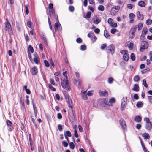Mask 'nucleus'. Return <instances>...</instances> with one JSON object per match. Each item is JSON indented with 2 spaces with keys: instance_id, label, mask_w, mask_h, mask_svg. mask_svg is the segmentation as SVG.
Wrapping results in <instances>:
<instances>
[{
  "instance_id": "obj_1",
  "label": "nucleus",
  "mask_w": 152,
  "mask_h": 152,
  "mask_svg": "<svg viewBox=\"0 0 152 152\" xmlns=\"http://www.w3.org/2000/svg\"><path fill=\"white\" fill-rule=\"evenodd\" d=\"M67 74V72L66 71L63 72V75L65 77V78L61 79V83L63 88L65 89L68 91H69L71 90V88L69 85V81Z\"/></svg>"
},
{
  "instance_id": "obj_2",
  "label": "nucleus",
  "mask_w": 152,
  "mask_h": 152,
  "mask_svg": "<svg viewBox=\"0 0 152 152\" xmlns=\"http://www.w3.org/2000/svg\"><path fill=\"white\" fill-rule=\"evenodd\" d=\"M4 30L7 32H8L10 35H13V32L12 28L11 27L10 23L9 22L7 19L6 21L4 23Z\"/></svg>"
},
{
  "instance_id": "obj_3",
  "label": "nucleus",
  "mask_w": 152,
  "mask_h": 152,
  "mask_svg": "<svg viewBox=\"0 0 152 152\" xmlns=\"http://www.w3.org/2000/svg\"><path fill=\"white\" fill-rule=\"evenodd\" d=\"M63 94L64 96V98L66 100L67 103L68 104V105L72 104V100L70 98V96L68 94V93L66 91H64Z\"/></svg>"
},
{
  "instance_id": "obj_4",
  "label": "nucleus",
  "mask_w": 152,
  "mask_h": 152,
  "mask_svg": "<svg viewBox=\"0 0 152 152\" xmlns=\"http://www.w3.org/2000/svg\"><path fill=\"white\" fill-rule=\"evenodd\" d=\"M148 46V43L146 41H143L141 43L140 51L142 52L144 49H147Z\"/></svg>"
},
{
  "instance_id": "obj_5",
  "label": "nucleus",
  "mask_w": 152,
  "mask_h": 152,
  "mask_svg": "<svg viewBox=\"0 0 152 152\" xmlns=\"http://www.w3.org/2000/svg\"><path fill=\"white\" fill-rule=\"evenodd\" d=\"M99 102L101 105L103 106L104 107L105 106V105L106 104L110 106H112V104H110V103H109V102H108V100L106 98L101 99Z\"/></svg>"
},
{
  "instance_id": "obj_6",
  "label": "nucleus",
  "mask_w": 152,
  "mask_h": 152,
  "mask_svg": "<svg viewBox=\"0 0 152 152\" xmlns=\"http://www.w3.org/2000/svg\"><path fill=\"white\" fill-rule=\"evenodd\" d=\"M106 50L107 52H108L109 51H110L111 54H113L115 52V47L113 44L110 45L106 48Z\"/></svg>"
},
{
  "instance_id": "obj_7",
  "label": "nucleus",
  "mask_w": 152,
  "mask_h": 152,
  "mask_svg": "<svg viewBox=\"0 0 152 152\" xmlns=\"http://www.w3.org/2000/svg\"><path fill=\"white\" fill-rule=\"evenodd\" d=\"M119 122L122 128L124 130H126L127 126L125 120L123 118H121Z\"/></svg>"
},
{
  "instance_id": "obj_8",
  "label": "nucleus",
  "mask_w": 152,
  "mask_h": 152,
  "mask_svg": "<svg viewBox=\"0 0 152 152\" xmlns=\"http://www.w3.org/2000/svg\"><path fill=\"white\" fill-rule=\"evenodd\" d=\"M30 72L33 75H36L38 72L37 68L36 66L32 67L30 70Z\"/></svg>"
},
{
  "instance_id": "obj_9",
  "label": "nucleus",
  "mask_w": 152,
  "mask_h": 152,
  "mask_svg": "<svg viewBox=\"0 0 152 152\" xmlns=\"http://www.w3.org/2000/svg\"><path fill=\"white\" fill-rule=\"evenodd\" d=\"M6 123L10 131H12L14 129V127L13 126L12 123L10 120H7L6 121Z\"/></svg>"
},
{
  "instance_id": "obj_10",
  "label": "nucleus",
  "mask_w": 152,
  "mask_h": 152,
  "mask_svg": "<svg viewBox=\"0 0 152 152\" xmlns=\"http://www.w3.org/2000/svg\"><path fill=\"white\" fill-rule=\"evenodd\" d=\"M147 31V28H144L142 30V33L140 38L141 39L142 38H144L145 36Z\"/></svg>"
},
{
  "instance_id": "obj_11",
  "label": "nucleus",
  "mask_w": 152,
  "mask_h": 152,
  "mask_svg": "<svg viewBox=\"0 0 152 152\" xmlns=\"http://www.w3.org/2000/svg\"><path fill=\"white\" fill-rule=\"evenodd\" d=\"M68 106L71 108L70 110L71 111V113L73 117H75L76 116L75 111L73 109L72 104H71L69 105Z\"/></svg>"
},
{
  "instance_id": "obj_12",
  "label": "nucleus",
  "mask_w": 152,
  "mask_h": 152,
  "mask_svg": "<svg viewBox=\"0 0 152 152\" xmlns=\"http://www.w3.org/2000/svg\"><path fill=\"white\" fill-rule=\"evenodd\" d=\"M99 94L100 96H107L108 95V92L106 90L104 91L99 90Z\"/></svg>"
},
{
  "instance_id": "obj_13",
  "label": "nucleus",
  "mask_w": 152,
  "mask_h": 152,
  "mask_svg": "<svg viewBox=\"0 0 152 152\" xmlns=\"http://www.w3.org/2000/svg\"><path fill=\"white\" fill-rule=\"evenodd\" d=\"M34 58H33L34 61V62L36 64H38L39 60L38 58V55L36 53H35L34 54Z\"/></svg>"
},
{
  "instance_id": "obj_14",
  "label": "nucleus",
  "mask_w": 152,
  "mask_h": 152,
  "mask_svg": "<svg viewBox=\"0 0 152 152\" xmlns=\"http://www.w3.org/2000/svg\"><path fill=\"white\" fill-rule=\"evenodd\" d=\"M20 103L21 108L23 109H24L25 108V104L23 100L22 99V96L20 97Z\"/></svg>"
},
{
  "instance_id": "obj_15",
  "label": "nucleus",
  "mask_w": 152,
  "mask_h": 152,
  "mask_svg": "<svg viewBox=\"0 0 152 152\" xmlns=\"http://www.w3.org/2000/svg\"><path fill=\"white\" fill-rule=\"evenodd\" d=\"M137 15L138 19L140 20H142L144 19V15H141L140 12L139 11H138L137 12Z\"/></svg>"
},
{
  "instance_id": "obj_16",
  "label": "nucleus",
  "mask_w": 152,
  "mask_h": 152,
  "mask_svg": "<svg viewBox=\"0 0 152 152\" xmlns=\"http://www.w3.org/2000/svg\"><path fill=\"white\" fill-rule=\"evenodd\" d=\"M129 58V57L128 52L124 53L123 56V60L126 61H127L128 60Z\"/></svg>"
},
{
  "instance_id": "obj_17",
  "label": "nucleus",
  "mask_w": 152,
  "mask_h": 152,
  "mask_svg": "<svg viewBox=\"0 0 152 152\" xmlns=\"http://www.w3.org/2000/svg\"><path fill=\"white\" fill-rule=\"evenodd\" d=\"M134 119L136 122H140L141 121L142 118L141 116L137 115L135 117Z\"/></svg>"
},
{
  "instance_id": "obj_18",
  "label": "nucleus",
  "mask_w": 152,
  "mask_h": 152,
  "mask_svg": "<svg viewBox=\"0 0 152 152\" xmlns=\"http://www.w3.org/2000/svg\"><path fill=\"white\" fill-rule=\"evenodd\" d=\"M138 4L139 6L142 7H144L146 5L145 2L142 0L138 2Z\"/></svg>"
},
{
  "instance_id": "obj_19",
  "label": "nucleus",
  "mask_w": 152,
  "mask_h": 152,
  "mask_svg": "<svg viewBox=\"0 0 152 152\" xmlns=\"http://www.w3.org/2000/svg\"><path fill=\"white\" fill-rule=\"evenodd\" d=\"M145 128L147 130L149 131H150L152 128V125L151 123L146 124Z\"/></svg>"
},
{
  "instance_id": "obj_20",
  "label": "nucleus",
  "mask_w": 152,
  "mask_h": 152,
  "mask_svg": "<svg viewBox=\"0 0 152 152\" xmlns=\"http://www.w3.org/2000/svg\"><path fill=\"white\" fill-rule=\"evenodd\" d=\"M132 90L138 92L139 90V87L138 85L137 84H135L134 85V87L133 88Z\"/></svg>"
},
{
  "instance_id": "obj_21",
  "label": "nucleus",
  "mask_w": 152,
  "mask_h": 152,
  "mask_svg": "<svg viewBox=\"0 0 152 152\" xmlns=\"http://www.w3.org/2000/svg\"><path fill=\"white\" fill-rule=\"evenodd\" d=\"M142 137L145 139H148L150 138V136L148 133H145L142 134Z\"/></svg>"
},
{
  "instance_id": "obj_22",
  "label": "nucleus",
  "mask_w": 152,
  "mask_h": 152,
  "mask_svg": "<svg viewBox=\"0 0 152 152\" xmlns=\"http://www.w3.org/2000/svg\"><path fill=\"white\" fill-rule=\"evenodd\" d=\"M49 15L50 16L54 17L55 16V11L53 9L49 10Z\"/></svg>"
},
{
  "instance_id": "obj_23",
  "label": "nucleus",
  "mask_w": 152,
  "mask_h": 152,
  "mask_svg": "<svg viewBox=\"0 0 152 152\" xmlns=\"http://www.w3.org/2000/svg\"><path fill=\"white\" fill-rule=\"evenodd\" d=\"M64 136H67L68 137H71L72 136L71 133L69 131H66L64 132Z\"/></svg>"
},
{
  "instance_id": "obj_24",
  "label": "nucleus",
  "mask_w": 152,
  "mask_h": 152,
  "mask_svg": "<svg viewBox=\"0 0 152 152\" xmlns=\"http://www.w3.org/2000/svg\"><path fill=\"white\" fill-rule=\"evenodd\" d=\"M118 12V11H116L112 7L111 10V14L113 16H114L115 15L116 13Z\"/></svg>"
},
{
  "instance_id": "obj_25",
  "label": "nucleus",
  "mask_w": 152,
  "mask_h": 152,
  "mask_svg": "<svg viewBox=\"0 0 152 152\" xmlns=\"http://www.w3.org/2000/svg\"><path fill=\"white\" fill-rule=\"evenodd\" d=\"M134 36L135 33L134 32L132 31H131V32H130L129 34V38L130 39H132L134 37Z\"/></svg>"
},
{
  "instance_id": "obj_26",
  "label": "nucleus",
  "mask_w": 152,
  "mask_h": 152,
  "mask_svg": "<svg viewBox=\"0 0 152 152\" xmlns=\"http://www.w3.org/2000/svg\"><path fill=\"white\" fill-rule=\"evenodd\" d=\"M115 99L114 97H112L109 100V101H108V102L110 103V104H111L112 103H115Z\"/></svg>"
},
{
  "instance_id": "obj_27",
  "label": "nucleus",
  "mask_w": 152,
  "mask_h": 152,
  "mask_svg": "<svg viewBox=\"0 0 152 152\" xmlns=\"http://www.w3.org/2000/svg\"><path fill=\"white\" fill-rule=\"evenodd\" d=\"M60 25H61L60 23H55L54 27L56 31L58 30V27L60 26Z\"/></svg>"
},
{
  "instance_id": "obj_28",
  "label": "nucleus",
  "mask_w": 152,
  "mask_h": 152,
  "mask_svg": "<svg viewBox=\"0 0 152 152\" xmlns=\"http://www.w3.org/2000/svg\"><path fill=\"white\" fill-rule=\"evenodd\" d=\"M143 26V24L142 23H140L137 26V28L138 31L141 30Z\"/></svg>"
},
{
  "instance_id": "obj_29",
  "label": "nucleus",
  "mask_w": 152,
  "mask_h": 152,
  "mask_svg": "<svg viewBox=\"0 0 152 152\" xmlns=\"http://www.w3.org/2000/svg\"><path fill=\"white\" fill-rule=\"evenodd\" d=\"M137 28V25H136L134 27H132L131 28L130 30V32L131 31H132L134 32L135 33V32L136 31Z\"/></svg>"
},
{
  "instance_id": "obj_30",
  "label": "nucleus",
  "mask_w": 152,
  "mask_h": 152,
  "mask_svg": "<svg viewBox=\"0 0 152 152\" xmlns=\"http://www.w3.org/2000/svg\"><path fill=\"white\" fill-rule=\"evenodd\" d=\"M28 7L29 5L28 4H26L25 5V8L26 10L25 12L27 15H28L29 12L28 10Z\"/></svg>"
},
{
  "instance_id": "obj_31",
  "label": "nucleus",
  "mask_w": 152,
  "mask_h": 152,
  "mask_svg": "<svg viewBox=\"0 0 152 152\" xmlns=\"http://www.w3.org/2000/svg\"><path fill=\"white\" fill-rule=\"evenodd\" d=\"M143 105V103L141 101H138L136 104V106L138 107H140L142 106Z\"/></svg>"
},
{
  "instance_id": "obj_32",
  "label": "nucleus",
  "mask_w": 152,
  "mask_h": 152,
  "mask_svg": "<svg viewBox=\"0 0 152 152\" xmlns=\"http://www.w3.org/2000/svg\"><path fill=\"white\" fill-rule=\"evenodd\" d=\"M140 80V77L139 75H137L134 76V81L137 82Z\"/></svg>"
},
{
  "instance_id": "obj_33",
  "label": "nucleus",
  "mask_w": 152,
  "mask_h": 152,
  "mask_svg": "<svg viewBox=\"0 0 152 152\" xmlns=\"http://www.w3.org/2000/svg\"><path fill=\"white\" fill-rule=\"evenodd\" d=\"M48 87L53 91H56V88L53 87L50 83L48 84Z\"/></svg>"
},
{
  "instance_id": "obj_34",
  "label": "nucleus",
  "mask_w": 152,
  "mask_h": 152,
  "mask_svg": "<svg viewBox=\"0 0 152 152\" xmlns=\"http://www.w3.org/2000/svg\"><path fill=\"white\" fill-rule=\"evenodd\" d=\"M91 13L90 11H88L87 12L86 15L85 16L84 18H90L91 15Z\"/></svg>"
},
{
  "instance_id": "obj_35",
  "label": "nucleus",
  "mask_w": 152,
  "mask_h": 152,
  "mask_svg": "<svg viewBox=\"0 0 152 152\" xmlns=\"http://www.w3.org/2000/svg\"><path fill=\"white\" fill-rule=\"evenodd\" d=\"M126 102L124 101L121 102V107L122 109V110H123L124 108L126 105Z\"/></svg>"
},
{
  "instance_id": "obj_36",
  "label": "nucleus",
  "mask_w": 152,
  "mask_h": 152,
  "mask_svg": "<svg viewBox=\"0 0 152 152\" xmlns=\"http://www.w3.org/2000/svg\"><path fill=\"white\" fill-rule=\"evenodd\" d=\"M104 35L106 38H108L110 37V35L108 34L107 31L105 29L104 31Z\"/></svg>"
},
{
  "instance_id": "obj_37",
  "label": "nucleus",
  "mask_w": 152,
  "mask_h": 152,
  "mask_svg": "<svg viewBox=\"0 0 152 152\" xmlns=\"http://www.w3.org/2000/svg\"><path fill=\"white\" fill-rule=\"evenodd\" d=\"M70 148L71 149L73 150L75 148V145L73 142H71L69 143Z\"/></svg>"
},
{
  "instance_id": "obj_38",
  "label": "nucleus",
  "mask_w": 152,
  "mask_h": 152,
  "mask_svg": "<svg viewBox=\"0 0 152 152\" xmlns=\"http://www.w3.org/2000/svg\"><path fill=\"white\" fill-rule=\"evenodd\" d=\"M130 58L132 61H134L135 59V54L134 53H131L130 55Z\"/></svg>"
},
{
  "instance_id": "obj_39",
  "label": "nucleus",
  "mask_w": 152,
  "mask_h": 152,
  "mask_svg": "<svg viewBox=\"0 0 152 152\" xmlns=\"http://www.w3.org/2000/svg\"><path fill=\"white\" fill-rule=\"evenodd\" d=\"M93 36L91 38V39L93 42H94L96 40L97 38L96 37L95 35L94 34H93Z\"/></svg>"
},
{
  "instance_id": "obj_40",
  "label": "nucleus",
  "mask_w": 152,
  "mask_h": 152,
  "mask_svg": "<svg viewBox=\"0 0 152 152\" xmlns=\"http://www.w3.org/2000/svg\"><path fill=\"white\" fill-rule=\"evenodd\" d=\"M98 10L100 11H103L104 10V7L102 5H100L98 7Z\"/></svg>"
},
{
  "instance_id": "obj_41",
  "label": "nucleus",
  "mask_w": 152,
  "mask_h": 152,
  "mask_svg": "<svg viewBox=\"0 0 152 152\" xmlns=\"http://www.w3.org/2000/svg\"><path fill=\"white\" fill-rule=\"evenodd\" d=\"M86 49V46L85 45H81L80 49L82 51H84Z\"/></svg>"
},
{
  "instance_id": "obj_42",
  "label": "nucleus",
  "mask_w": 152,
  "mask_h": 152,
  "mask_svg": "<svg viewBox=\"0 0 152 152\" xmlns=\"http://www.w3.org/2000/svg\"><path fill=\"white\" fill-rule=\"evenodd\" d=\"M114 80L113 78L112 77H110L108 78L107 81L109 84H111L113 82Z\"/></svg>"
},
{
  "instance_id": "obj_43",
  "label": "nucleus",
  "mask_w": 152,
  "mask_h": 152,
  "mask_svg": "<svg viewBox=\"0 0 152 152\" xmlns=\"http://www.w3.org/2000/svg\"><path fill=\"white\" fill-rule=\"evenodd\" d=\"M143 84L145 87L147 88L148 87V85L146 83V80L145 79H143L142 81Z\"/></svg>"
},
{
  "instance_id": "obj_44",
  "label": "nucleus",
  "mask_w": 152,
  "mask_h": 152,
  "mask_svg": "<svg viewBox=\"0 0 152 152\" xmlns=\"http://www.w3.org/2000/svg\"><path fill=\"white\" fill-rule=\"evenodd\" d=\"M69 9L70 12H74L75 9L73 6H70L69 7Z\"/></svg>"
},
{
  "instance_id": "obj_45",
  "label": "nucleus",
  "mask_w": 152,
  "mask_h": 152,
  "mask_svg": "<svg viewBox=\"0 0 152 152\" xmlns=\"http://www.w3.org/2000/svg\"><path fill=\"white\" fill-rule=\"evenodd\" d=\"M31 121L34 124L36 129H37V124L35 122V120L34 119V118H32L31 117Z\"/></svg>"
},
{
  "instance_id": "obj_46",
  "label": "nucleus",
  "mask_w": 152,
  "mask_h": 152,
  "mask_svg": "<svg viewBox=\"0 0 152 152\" xmlns=\"http://www.w3.org/2000/svg\"><path fill=\"white\" fill-rule=\"evenodd\" d=\"M146 23L148 25H151L152 23V20L151 19H148L146 20Z\"/></svg>"
},
{
  "instance_id": "obj_47",
  "label": "nucleus",
  "mask_w": 152,
  "mask_h": 152,
  "mask_svg": "<svg viewBox=\"0 0 152 152\" xmlns=\"http://www.w3.org/2000/svg\"><path fill=\"white\" fill-rule=\"evenodd\" d=\"M44 62L45 64V66L46 67H49V64L47 60H44Z\"/></svg>"
},
{
  "instance_id": "obj_48",
  "label": "nucleus",
  "mask_w": 152,
  "mask_h": 152,
  "mask_svg": "<svg viewBox=\"0 0 152 152\" xmlns=\"http://www.w3.org/2000/svg\"><path fill=\"white\" fill-rule=\"evenodd\" d=\"M82 98L83 99L85 100H87L88 99V97L86 94H82Z\"/></svg>"
},
{
  "instance_id": "obj_49",
  "label": "nucleus",
  "mask_w": 152,
  "mask_h": 152,
  "mask_svg": "<svg viewBox=\"0 0 152 152\" xmlns=\"http://www.w3.org/2000/svg\"><path fill=\"white\" fill-rule=\"evenodd\" d=\"M144 120L145 121L146 124H149L151 123V122L150 121L149 119L147 117L145 118L144 119Z\"/></svg>"
},
{
  "instance_id": "obj_50",
  "label": "nucleus",
  "mask_w": 152,
  "mask_h": 152,
  "mask_svg": "<svg viewBox=\"0 0 152 152\" xmlns=\"http://www.w3.org/2000/svg\"><path fill=\"white\" fill-rule=\"evenodd\" d=\"M62 144L65 147H67L68 145V143L65 141H62Z\"/></svg>"
},
{
  "instance_id": "obj_51",
  "label": "nucleus",
  "mask_w": 152,
  "mask_h": 152,
  "mask_svg": "<svg viewBox=\"0 0 152 152\" xmlns=\"http://www.w3.org/2000/svg\"><path fill=\"white\" fill-rule=\"evenodd\" d=\"M111 27H116L117 26V23L114 22H112L110 24Z\"/></svg>"
},
{
  "instance_id": "obj_52",
  "label": "nucleus",
  "mask_w": 152,
  "mask_h": 152,
  "mask_svg": "<svg viewBox=\"0 0 152 152\" xmlns=\"http://www.w3.org/2000/svg\"><path fill=\"white\" fill-rule=\"evenodd\" d=\"M42 39L44 41L45 44L46 45H48V42L47 41V38L44 36H42Z\"/></svg>"
},
{
  "instance_id": "obj_53",
  "label": "nucleus",
  "mask_w": 152,
  "mask_h": 152,
  "mask_svg": "<svg viewBox=\"0 0 152 152\" xmlns=\"http://www.w3.org/2000/svg\"><path fill=\"white\" fill-rule=\"evenodd\" d=\"M117 31V30L115 28H113L111 30V33L113 34H115Z\"/></svg>"
},
{
  "instance_id": "obj_54",
  "label": "nucleus",
  "mask_w": 152,
  "mask_h": 152,
  "mask_svg": "<svg viewBox=\"0 0 152 152\" xmlns=\"http://www.w3.org/2000/svg\"><path fill=\"white\" fill-rule=\"evenodd\" d=\"M113 8H114L117 11H118L120 9V7L119 6H115L113 7Z\"/></svg>"
},
{
  "instance_id": "obj_55",
  "label": "nucleus",
  "mask_w": 152,
  "mask_h": 152,
  "mask_svg": "<svg viewBox=\"0 0 152 152\" xmlns=\"http://www.w3.org/2000/svg\"><path fill=\"white\" fill-rule=\"evenodd\" d=\"M129 48L130 50H132L133 48V44L132 43H130L129 47Z\"/></svg>"
},
{
  "instance_id": "obj_56",
  "label": "nucleus",
  "mask_w": 152,
  "mask_h": 152,
  "mask_svg": "<svg viewBox=\"0 0 152 152\" xmlns=\"http://www.w3.org/2000/svg\"><path fill=\"white\" fill-rule=\"evenodd\" d=\"M82 42V39L80 38H77L76 39V42L78 43H81Z\"/></svg>"
},
{
  "instance_id": "obj_57",
  "label": "nucleus",
  "mask_w": 152,
  "mask_h": 152,
  "mask_svg": "<svg viewBox=\"0 0 152 152\" xmlns=\"http://www.w3.org/2000/svg\"><path fill=\"white\" fill-rule=\"evenodd\" d=\"M29 48L31 51V52L32 53H33L34 52V50L33 47L31 45H30L28 46Z\"/></svg>"
},
{
  "instance_id": "obj_58",
  "label": "nucleus",
  "mask_w": 152,
  "mask_h": 152,
  "mask_svg": "<svg viewBox=\"0 0 152 152\" xmlns=\"http://www.w3.org/2000/svg\"><path fill=\"white\" fill-rule=\"evenodd\" d=\"M58 129L59 131L61 132L63 130V128L62 126L60 124H58Z\"/></svg>"
},
{
  "instance_id": "obj_59",
  "label": "nucleus",
  "mask_w": 152,
  "mask_h": 152,
  "mask_svg": "<svg viewBox=\"0 0 152 152\" xmlns=\"http://www.w3.org/2000/svg\"><path fill=\"white\" fill-rule=\"evenodd\" d=\"M127 7L129 9H132L133 7V5L131 4H127Z\"/></svg>"
},
{
  "instance_id": "obj_60",
  "label": "nucleus",
  "mask_w": 152,
  "mask_h": 152,
  "mask_svg": "<svg viewBox=\"0 0 152 152\" xmlns=\"http://www.w3.org/2000/svg\"><path fill=\"white\" fill-rule=\"evenodd\" d=\"M50 83L51 84V85H55V82L54 79L52 78H50Z\"/></svg>"
},
{
  "instance_id": "obj_61",
  "label": "nucleus",
  "mask_w": 152,
  "mask_h": 152,
  "mask_svg": "<svg viewBox=\"0 0 152 152\" xmlns=\"http://www.w3.org/2000/svg\"><path fill=\"white\" fill-rule=\"evenodd\" d=\"M74 135L75 137L76 138H77L79 137L78 134L77 133V131L76 130H74Z\"/></svg>"
},
{
  "instance_id": "obj_62",
  "label": "nucleus",
  "mask_w": 152,
  "mask_h": 152,
  "mask_svg": "<svg viewBox=\"0 0 152 152\" xmlns=\"http://www.w3.org/2000/svg\"><path fill=\"white\" fill-rule=\"evenodd\" d=\"M27 25L29 28H31V22L29 20H28Z\"/></svg>"
},
{
  "instance_id": "obj_63",
  "label": "nucleus",
  "mask_w": 152,
  "mask_h": 152,
  "mask_svg": "<svg viewBox=\"0 0 152 152\" xmlns=\"http://www.w3.org/2000/svg\"><path fill=\"white\" fill-rule=\"evenodd\" d=\"M129 17L130 18H134L135 16V15L133 13H131L129 14Z\"/></svg>"
},
{
  "instance_id": "obj_64",
  "label": "nucleus",
  "mask_w": 152,
  "mask_h": 152,
  "mask_svg": "<svg viewBox=\"0 0 152 152\" xmlns=\"http://www.w3.org/2000/svg\"><path fill=\"white\" fill-rule=\"evenodd\" d=\"M148 98L149 102L152 104V96H148Z\"/></svg>"
}]
</instances>
